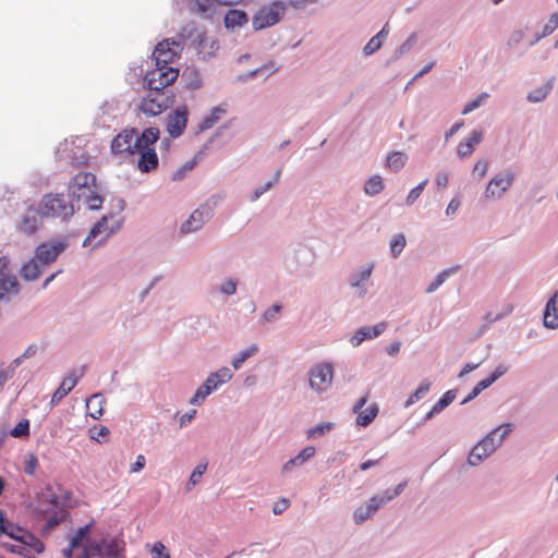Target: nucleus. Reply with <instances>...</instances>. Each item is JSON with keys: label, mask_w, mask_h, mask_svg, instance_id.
<instances>
[{"label": "nucleus", "mask_w": 558, "mask_h": 558, "mask_svg": "<svg viewBox=\"0 0 558 558\" xmlns=\"http://www.w3.org/2000/svg\"><path fill=\"white\" fill-rule=\"evenodd\" d=\"M512 423H505L490 430L470 450L466 464L469 466L481 464L502 445L507 436L512 432Z\"/></svg>", "instance_id": "nucleus-1"}, {"label": "nucleus", "mask_w": 558, "mask_h": 558, "mask_svg": "<svg viewBox=\"0 0 558 558\" xmlns=\"http://www.w3.org/2000/svg\"><path fill=\"white\" fill-rule=\"evenodd\" d=\"M45 219L70 220L75 213V205L63 193H46L38 202Z\"/></svg>", "instance_id": "nucleus-2"}, {"label": "nucleus", "mask_w": 558, "mask_h": 558, "mask_svg": "<svg viewBox=\"0 0 558 558\" xmlns=\"http://www.w3.org/2000/svg\"><path fill=\"white\" fill-rule=\"evenodd\" d=\"M232 377L233 373L229 367H221L217 372L210 373L190 399V404L201 405L210 393L230 381Z\"/></svg>", "instance_id": "nucleus-3"}, {"label": "nucleus", "mask_w": 558, "mask_h": 558, "mask_svg": "<svg viewBox=\"0 0 558 558\" xmlns=\"http://www.w3.org/2000/svg\"><path fill=\"white\" fill-rule=\"evenodd\" d=\"M183 45L184 38L182 36L165 38L158 43L153 51L155 65L162 69L170 68L169 64L180 57Z\"/></svg>", "instance_id": "nucleus-4"}, {"label": "nucleus", "mask_w": 558, "mask_h": 558, "mask_svg": "<svg viewBox=\"0 0 558 558\" xmlns=\"http://www.w3.org/2000/svg\"><path fill=\"white\" fill-rule=\"evenodd\" d=\"M179 76V69L168 68L162 69L156 66L151 71H147L144 76L143 86L155 95H165L166 87L173 84Z\"/></svg>", "instance_id": "nucleus-5"}, {"label": "nucleus", "mask_w": 558, "mask_h": 558, "mask_svg": "<svg viewBox=\"0 0 558 558\" xmlns=\"http://www.w3.org/2000/svg\"><path fill=\"white\" fill-rule=\"evenodd\" d=\"M96 190V175L92 172H78L75 174L69 184L70 194L68 196L69 201L73 204H83L88 194L94 193Z\"/></svg>", "instance_id": "nucleus-6"}, {"label": "nucleus", "mask_w": 558, "mask_h": 558, "mask_svg": "<svg viewBox=\"0 0 558 558\" xmlns=\"http://www.w3.org/2000/svg\"><path fill=\"white\" fill-rule=\"evenodd\" d=\"M286 5L282 1H272L260 7L253 16L252 25L255 31L274 26L283 17Z\"/></svg>", "instance_id": "nucleus-7"}, {"label": "nucleus", "mask_w": 558, "mask_h": 558, "mask_svg": "<svg viewBox=\"0 0 558 558\" xmlns=\"http://www.w3.org/2000/svg\"><path fill=\"white\" fill-rule=\"evenodd\" d=\"M310 387L317 393L327 391L332 383L333 366L330 362H322L308 371Z\"/></svg>", "instance_id": "nucleus-8"}, {"label": "nucleus", "mask_w": 558, "mask_h": 558, "mask_svg": "<svg viewBox=\"0 0 558 558\" xmlns=\"http://www.w3.org/2000/svg\"><path fill=\"white\" fill-rule=\"evenodd\" d=\"M64 240L54 239L40 243L34 252V257L44 266L53 263L66 248Z\"/></svg>", "instance_id": "nucleus-9"}, {"label": "nucleus", "mask_w": 558, "mask_h": 558, "mask_svg": "<svg viewBox=\"0 0 558 558\" xmlns=\"http://www.w3.org/2000/svg\"><path fill=\"white\" fill-rule=\"evenodd\" d=\"M44 219L38 204L32 203L21 215L16 227L22 233L33 235L38 231Z\"/></svg>", "instance_id": "nucleus-10"}, {"label": "nucleus", "mask_w": 558, "mask_h": 558, "mask_svg": "<svg viewBox=\"0 0 558 558\" xmlns=\"http://www.w3.org/2000/svg\"><path fill=\"white\" fill-rule=\"evenodd\" d=\"M514 179L515 174L510 170L497 173L486 185L485 198H500L512 186Z\"/></svg>", "instance_id": "nucleus-11"}, {"label": "nucleus", "mask_w": 558, "mask_h": 558, "mask_svg": "<svg viewBox=\"0 0 558 558\" xmlns=\"http://www.w3.org/2000/svg\"><path fill=\"white\" fill-rule=\"evenodd\" d=\"M123 225V218L110 213L102 216L90 229V236H99L105 233V236L98 244L105 242L108 238L117 233Z\"/></svg>", "instance_id": "nucleus-12"}, {"label": "nucleus", "mask_w": 558, "mask_h": 558, "mask_svg": "<svg viewBox=\"0 0 558 558\" xmlns=\"http://www.w3.org/2000/svg\"><path fill=\"white\" fill-rule=\"evenodd\" d=\"M137 129L128 128L118 133L111 141L110 149L113 155H135V148L132 147Z\"/></svg>", "instance_id": "nucleus-13"}, {"label": "nucleus", "mask_w": 558, "mask_h": 558, "mask_svg": "<svg viewBox=\"0 0 558 558\" xmlns=\"http://www.w3.org/2000/svg\"><path fill=\"white\" fill-rule=\"evenodd\" d=\"M189 109L185 105L177 107L167 116L166 129L172 138L181 136L186 128Z\"/></svg>", "instance_id": "nucleus-14"}, {"label": "nucleus", "mask_w": 558, "mask_h": 558, "mask_svg": "<svg viewBox=\"0 0 558 558\" xmlns=\"http://www.w3.org/2000/svg\"><path fill=\"white\" fill-rule=\"evenodd\" d=\"M213 218V213L208 206H199L196 208L180 227L181 234L196 232Z\"/></svg>", "instance_id": "nucleus-15"}, {"label": "nucleus", "mask_w": 558, "mask_h": 558, "mask_svg": "<svg viewBox=\"0 0 558 558\" xmlns=\"http://www.w3.org/2000/svg\"><path fill=\"white\" fill-rule=\"evenodd\" d=\"M160 95L149 93L141 100L138 109L147 117H156L162 113L168 108V98L165 100L159 99Z\"/></svg>", "instance_id": "nucleus-16"}, {"label": "nucleus", "mask_w": 558, "mask_h": 558, "mask_svg": "<svg viewBox=\"0 0 558 558\" xmlns=\"http://www.w3.org/2000/svg\"><path fill=\"white\" fill-rule=\"evenodd\" d=\"M387 328V323L380 322L374 326H363L359 328L350 338L352 347H359L366 340H372L380 336Z\"/></svg>", "instance_id": "nucleus-17"}, {"label": "nucleus", "mask_w": 558, "mask_h": 558, "mask_svg": "<svg viewBox=\"0 0 558 558\" xmlns=\"http://www.w3.org/2000/svg\"><path fill=\"white\" fill-rule=\"evenodd\" d=\"M374 265L371 264L352 271L348 277V282L351 288L359 289V296H364L367 293L366 282L369 280Z\"/></svg>", "instance_id": "nucleus-18"}, {"label": "nucleus", "mask_w": 558, "mask_h": 558, "mask_svg": "<svg viewBox=\"0 0 558 558\" xmlns=\"http://www.w3.org/2000/svg\"><path fill=\"white\" fill-rule=\"evenodd\" d=\"M85 372V366H83L80 371L78 376H75V371H73L71 374H69L66 377L63 378L59 387L56 389V391L51 396L50 405L54 407L57 405L69 392L72 391V389L77 384V378L83 376Z\"/></svg>", "instance_id": "nucleus-19"}, {"label": "nucleus", "mask_w": 558, "mask_h": 558, "mask_svg": "<svg viewBox=\"0 0 558 558\" xmlns=\"http://www.w3.org/2000/svg\"><path fill=\"white\" fill-rule=\"evenodd\" d=\"M380 500V497L376 494L371 497L365 505L357 507L353 512L354 523L362 524L368 520L380 507L384 506V502Z\"/></svg>", "instance_id": "nucleus-20"}, {"label": "nucleus", "mask_w": 558, "mask_h": 558, "mask_svg": "<svg viewBox=\"0 0 558 558\" xmlns=\"http://www.w3.org/2000/svg\"><path fill=\"white\" fill-rule=\"evenodd\" d=\"M558 291H554L547 300L543 311V325L545 328L554 330L558 328Z\"/></svg>", "instance_id": "nucleus-21"}, {"label": "nucleus", "mask_w": 558, "mask_h": 558, "mask_svg": "<svg viewBox=\"0 0 558 558\" xmlns=\"http://www.w3.org/2000/svg\"><path fill=\"white\" fill-rule=\"evenodd\" d=\"M136 154L140 155L136 166L142 173H149L157 169L159 160L154 147L138 149L136 150Z\"/></svg>", "instance_id": "nucleus-22"}, {"label": "nucleus", "mask_w": 558, "mask_h": 558, "mask_svg": "<svg viewBox=\"0 0 558 558\" xmlns=\"http://www.w3.org/2000/svg\"><path fill=\"white\" fill-rule=\"evenodd\" d=\"M101 550V557L119 558L124 553L125 543L119 537L101 538L97 541Z\"/></svg>", "instance_id": "nucleus-23"}, {"label": "nucleus", "mask_w": 558, "mask_h": 558, "mask_svg": "<svg viewBox=\"0 0 558 558\" xmlns=\"http://www.w3.org/2000/svg\"><path fill=\"white\" fill-rule=\"evenodd\" d=\"M21 291V284L17 277L11 272L0 281V303H10L11 298Z\"/></svg>", "instance_id": "nucleus-24"}, {"label": "nucleus", "mask_w": 558, "mask_h": 558, "mask_svg": "<svg viewBox=\"0 0 558 558\" xmlns=\"http://www.w3.org/2000/svg\"><path fill=\"white\" fill-rule=\"evenodd\" d=\"M159 136L160 131L158 128H146L140 135L138 133L135 135L132 147L135 148V151L138 149L151 148L153 145L159 140Z\"/></svg>", "instance_id": "nucleus-25"}, {"label": "nucleus", "mask_w": 558, "mask_h": 558, "mask_svg": "<svg viewBox=\"0 0 558 558\" xmlns=\"http://www.w3.org/2000/svg\"><path fill=\"white\" fill-rule=\"evenodd\" d=\"M458 389L447 390L438 401L432 407V409L424 415L421 424L433 420L435 416L440 414L446 408H448L456 399Z\"/></svg>", "instance_id": "nucleus-26"}, {"label": "nucleus", "mask_w": 558, "mask_h": 558, "mask_svg": "<svg viewBox=\"0 0 558 558\" xmlns=\"http://www.w3.org/2000/svg\"><path fill=\"white\" fill-rule=\"evenodd\" d=\"M484 137L483 130L477 128L472 130L470 136L458 145L457 154L460 158H466L472 155L475 146L478 145Z\"/></svg>", "instance_id": "nucleus-27"}, {"label": "nucleus", "mask_w": 558, "mask_h": 558, "mask_svg": "<svg viewBox=\"0 0 558 558\" xmlns=\"http://www.w3.org/2000/svg\"><path fill=\"white\" fill-rule=\"evenodd\" d=\"M45 267L33 256L22 264L20 268V276L25 281H35L40 277Z\"/></svg>", "instance_id": "nucleus-28"}, {"label": "nucleus", "mask_w": 558, "mask_h": 558, "mask_svg": "<svg viewBox=\"0 0 558 558\" xmlns=\"http://www.w3.org/2000/svg\"><path fill=\"white\" fill-rule=\"evenodd\" d=\"M180 85L189 90H195L202 87L203 80L196 68H186L180 76Z\"/></svg>", "instance_id": "nucleus-29"}, {"label": "nucleus", "mask_w": 558, "mask_h": 558, "mask_svg": "<svg viewBox=\"0 0 558 558\" xmlns=\"http://www.w3.org/2000/svg\"><path fill=\"white\" fill-rule=\"evenodd\" d=\"M315 451L316 449L314 446H306L295 457L291 458L282 465L281 473H289L293 470L294 466L303 465L306 461L314 457Z\"/></svg>", "instance_id": "nucleus-30"}, {"label": "nucleus", "mask_w": 558, "mask_h": 558, "mask_svg": "<svg viewBox=\"0 0 558 558\" xmlns=\"http://www.w3.org/2000/svg\"><path fill=\"white\" fill-rule=\"evenodd\" d=\"M248 22V16L243 10L231 9L225 14L223 23L227 29L242 27Z\"/></svg>", "instance_id": "nucleus-31"}, {"label": "nucleus", "mask_w": 558, "mask_h": 558, "mask_svg": "<svg viewBox=\"0 0 558 558\" xmlns=\"http://www.w3.org/2000/svg\"><path fill=\"white\" fill-rule=\"evenodd\" d=\"M555 80V76L547 78L545 84L536 87L535 89L527 94L526 100L531 104H537L545 100L554 88Z\"/></svg>", "instance_id": "nucleus-32"}, {"label": "nucleus", "mask_w": 558, "mask_h": 558, "mask_svg": "<svg viewBox=\"0 0 558 558\" xmlns=\"http://www.w3.org/2000/svg\"><path fill=\"white\" fill-rule=\"evenodd\" d=\"M461 268H462V266L460 264H457V265H453V266H451V267H449L447 269H444L427 286L425 292L428 293V294L435 292L441 284H444V282L448 278H450L451 276L456 275Z\"/></svg>", "instance_id": "nucleus-33"}, {"label": "nucleus", "mask_w": 558, "mask_h": 558, "mask_svg": "<svg viewBox=\"0 0 558 558\" xmlns=\"http://www.w3.org/2000/svg\"><path fill=\"white\" fill-rule=\"evenodd\" d=\"M226 112L227 110L223 106L214 107L210 113L204 117V119L198 124V131L204 132L208 129H211Z\"/></svg>", "instance_id": "nucleus-34"}, {"label": "nucleus", "mask_w": 558, "mask_h": 558, "mask_svg": "<svg viewBox=\"0 0 558 558\" xmlns=\"http://www.w3.org/2000/svg\"><path fill=\"white\" fill-rule=\"evenodd\" d=\"M106 403V399L102 393L97 392L90 396L86 400V408L93 409L89 415L94 420H98L104 414V404Z\"/></svg>", "instance_id": "nucleus-35"}, {"label": "nucleus", "mask_w": 558, "mask_h": 558, "mask_svg": "<svg viewBox=\"0 0 558 558\" xmlns=\"http://www.w3.org/2000/svg\"><path fill=\"white\" fill-rule=\"evenodd\" d=\"M379 412V408L376 403L369 404L364 411H360L356 413V425L366 427L368 426L377 416Z\"/></svg>", "instance_id": "nucleus-36"}, {"label": "nucleus", "mask_w": 558, "mask_h": 558, "mask_svg": "<svg viewBox=\"0 0 558 558\" xmlns=\"http://www.w3.org/2000/svg\"><path fill=\"white\" fill-rule=\"evenodd\" d=\"M258 350H259V347L256 343H253L245 350L240 351L231 361L232 367L234 369H239L242 366V364L247 359H250L251 356L256 354L258 352Z\"/></svg>", "instance_id": "nucleus-37"}, {"label": "nucleus", "mask_w": 558, "mask_h": 558, "mask_svg": "<svg viewBox=\"0 0 558 558\" xmlns=\"http://www.w3.org/2000/svg\"><path fill=\"white\" fill-rule=\"evenodd\" d=\"M280 177H281V170L278 169L275 172V175L271 180L267 181L266 183L256 187L253 191L252 195L250 196V202L251 203L256 202L262 195H264L266 192H268L275 184H277L279 182Z\"/></svg>", "instance_id": "nucleus-38"}, {"label": "nucleus", "mask_w": 558, "mask_h": 558, "mask_svg": "<svg viewBox=\"0 0 558 558\" xmlns=\"http://www.w3.org/2000/svg\"><path fill=\"white\" fill-rule=\"evenodd\" d=\"M20 545L27 546L31 549L35 548V551L43 553L45 549L44 543L34 534L28 531L22 533V538L19 539Z\"/></svg>", "instance_id": "nucleus-39"}, {"label": "nucleus", "mask_w": 558, "mask_h": 558, "mask_svg": "<svg viewBox=\"0 0 558 558\" xmlns=\"http://www.w3.org/2000/svg\"><path fill=\"white\" fill-rule=\"evenodd\" d=\"M384 190V182L379 175L371 177L364 184V192L368 196H375Z\"/></svg>", "instance_id": "nucleus-40"}, {"label": "nucleus", "mask_w": 558, "mask_h": 558, "mask_svg": "<svg viewBox=\"0 0 558 558\" xmlns=\"http://www.w3.org/2000/svg\"><path fill=\"white\" fill-rule=\"evenodd\" d=\"M407 161V156L401 151H393L387 156L386 165L387 167L397 172L399 171Z\"/></svg>", "instance_id": "nucleus-41"}, {"label": "nucleus", "mask_w": 558, "mask_h": 558, "mask_svg": "<svg viewBox=\"0 0 558 558\" xmlns=\"http://www.w3.org/2000/svg\"><path fill=\"white\" fill-rule=\"evenodd\" d=\"M283 306L280 303H275L270 307H268L259 318V323L262 325L275 323L278 320L277 314L282 311Z\"/></svg>", "instance_id": "nucleus-42"}, {"label": "nucleus", "mask_w": 558, "mask_h": 558, "mask_svg": "<svg viewBox=\"0 0 558 558\" xmlns=\"http://www.w3.org/2000/svg\"><path fill=\"white\" fill-rule=\"evenodd\" d=\"M405 244H407V239H405L404 234L403 233L396 234L389 243L391 256L393 258L399 257L400 254L402 253L403 248L405 247Z\"/></svg>", "instance_id": "nucleus-43"}, {"label": "nucleus", "mask_w": 558, "mask_h": 558, "mask_svg": "<svg viewBox=\"0 0 558 558\" xmlns=\"http://www.w3.org/2000/svg\"><path fill=\"white\" fill-rule=\"evenodd\" d=\"M197 163V156H195L193 159L184 162L180 168H178L175 171L171 174V180L174 182L181 181L185 178L186 173L191 171Z\"/></svg>", "instance_id": "nucleus-44"}, {"label": "nucleus", "mask_w": 558, "mask_h": 558, "mask_svg": "<svg viewBox=\"0 0 558 558\" xmlns=\"http://www.w3.org/2000/svg\"><path fill=\"white\" fill-rule=\"evenodd\" d=\"M405 486L407 483H400L395 488H388L381 493H378V496L381 499L380 501L384 502V505H386L387 502L399 496L403 492Z\"/></svg>", "instance_id": "nucleus-45"}, {"label": "nucleus", "mask_w": 558, "mask_h": 558, "mask_svg": "<svg viewBox=\"0 0 558 558\" xmlns=\"http://www.w3.org/2000/svg\"><path fill=\"white\" fill-rule=\"evenodd\" d=\"M207 470V462L199 463L190 475V478L186 483V490H191L202 478L203 474Z\"/></svg>", "instance_id": "nucleus-46"}, {"label": "nucleus", "mask_w": 558, "mask_h": 558, "mask_svg": "<svg viewBox=\"0 0 558 558\" xmlns=\"http://www.w3.org/2000/svg\"><path fill=\"white\" fill-rule=\"evenodd\" d=\"M37 351L38 347L36 344H29L20 356L15 357L11 362V371L16 369L23 363L24 360L33 357L37 353Z\"/></svg>", "instance_id": "nucleus-47"}, {"label": "nucleus", "mask_w": 558, "mask_h": 558, "mask_svg": "<svg viewBox=\"0 0 558 558\" xmlns=\"http://www.w3.org/2000/svg\"><path fill=\"white\" fill-rule=\"evenodd\" d=\"M335 427V424L333 423H320L318 425H315L311 428L307 429L306 432V435H307V438H315V437H318V436H323L325 435L326 433L330 432L331 429H333Z\"/></svg>", "instance_id": "nucleus-48"}, {"label": "nucleus", "mask_w": 558, "mask_h": 558, "mask_svg": "<svg viewBox=\"0 0 558 558\" xmlns=\"http://www.w3.org/2000/svg\"><path fill=\"white\" fill-rule=\"evenodd\" d=\"M69 517V512L65 509L56 510L53 515L48 519L45 525V530H51L58 526Z\"/></svg>", "instance_id": "nucleus-49"}, {"label": "nucleus", "mask_w": 558, "mask_h": 558, "mask_svg": "<svg viewBox=\"0 0 558 558\" xmlns=\"http://www.w3.org/2000/svg\"><path fill=\"white\" fill-rule=\"evenodd\" d=\"M10 435L14 438H22L29 435V421L22 418L10 432Z\"/></svg>", "instance_id": "nucleus-50"}, {"label": "nucleus", "mask_w": 558, "mask_h": 558, "mask_svg": "<svg viewBox=\"0 0 558 558\" xmlns=\"http://www.w3.org/2000/svg\"><path fill=\"white\" fill-rule=\"evenodd\" d=\"M92 525V523H88L77 529L76 533L70 538V543H72V548L78 547L82 541L88 536V534L90 533Z\"/></svg>", "instance_id": "nucleus-51"}, {"label": "nucleus", "mask_w": 558, "mask_h": 558, "mask_svg": "<svg viewBox=\"0 0 558 558\" xmlns=\"http://www.w3.org/2000/svg\"><path fill=\"white\" fill-rule=\"evenodd\" d=\"M94 556L101 557V550L97 544V541L89 539L87 544L84 546V549L78 558H92Z\"/></svg>", "instance_id": "nucleus-52"}, {"label": "nucleus", "mask_w": 558, "mask_h": 558, "mask_svg": "<svg viewBox=\"0 0 558 558\" xmlns=\"http://www.w3.org/2000/svg\"><path fill=\"white\" fill-rule=\"evenodd\" d=\"M41 501L48 502L56 510L62 509L59 496L53 493L50 486L46 487L45 492L43 493Z\"/></svg>", "instance_id": "nucleus-53"}, {"label": "nucleus", "mask_w": 558, "mask_h": 558, "mask_svg": "<svg viewBox=\"0 0 558 558\" xmlns=\"http://www.w3.org/2000/svg\"><path fill=\"white\" fill-rule=\"evenodd\" d=\"M89 196L83 203L89 210H98L101 208L104 198L95 190L94 193L88 194Z\"/></svg>", "instance_id": "nucleus-54"}, {"label": "nucleus", "mask_w": 558, "mask_h": 558, "mask_svg": "<svg viewBox=\"0 0 558 558\" xmlns=\"http://www.w3.org/2000/svg\"><path fill=\"white\" fill-rule=\"evenodd\" d=\"M558 27V12H554L550 14L547 23L544 25L541 36H549L553 34Z\"/></svg>", "instance_id": "nucleus-55"}, {"label": "nucleus", "mask_w": 558, "mask_h": 558, "mask_svg": "<svg viewBox=\"0 0 558 558\" xmlns=\"http://www.w3.org/2000/svg\"><path fill=\"white\" fill-rule=\"evenodd\" d=\"M238 280L234 278H227L220 286L219 291L225 295H233L236 292Z\"/></svg>", "instance_id": "nucleus-56"}, {"label": "nucleus", "mask_w": 558, "mask_h": 558, "mask_svg": "<svg viewBox=\"0 0 558 558\" xmlns=\"http://www.w3.org/2000/svg\"><path fill=\"white\" fill-rule=\"evenodd\" d=\"M9 550L25 558H36V555L38 554L35 551V548L31 549L29 547L23 545H11Z\"/></svg>", "instance_id": "nucleus-57"}, {"label": "nucleus", "mask_w": 558, "mask_h": 558, "mask_svg": "<svg viewBox=\"0 0 558 558\" xmlns=\"http://www.w3.org/2000/svg\"><path fill=\"white\" fill-rule=\"evenodd\" d=\"M383 46V41L378 38V36H373L367 44L363 48V52L365 56H372Z\"/></svg>", "instance_id": "nucleus-58"}, {"label": "nucleus", "mask_w": 558, "mask_h": 558, "mask_svg": "<svg viewBox=\"0 0 558 558\" xmlns=\"http://www.w3.org/2000/svg\"><path fill=\"white\" fill-rule=\"evenodd\" d=\"M487 97H488L487 93H482L480 96H477L476 98L469 101L462 109L461 113L468 114V113L472 112L473 110L477 109L481 106L483 99H485Z\"/></svg>", "instance_id": "nucleus-59"}, {"label": "nucleus", "mask_w": 558, "mask_h": 558, "mask_svg": "<svg viewBox=\"0 0 558 558\" xmlns=\"http://www.w3.org/2000/svg\"><path fill=\"white\" fill-rule=\"evenodd\" d=\"M225 199V194L217 193L213 194L204 204L201 206H208L213 213V216L215 215V208Z\"/></svg>", "instance_id": "nucleus-60"}, {"label": "nucleus", "mask_w": 558, "mask_h": 558, "mask_svg": "<svg viewBox=\"0 0 558 558\" xmlns=\"http://www.w3.org/2000/svg\"><path fill=\"white\" fill-rule=\"evenodd\" d=\"M153 558H170L166 546L161 542H156L151 547Z\"/></svg>", "instance_id": "nucleus-61"}, {"label": "nucleus", "mask_w": 558, "mask_h": 558, "mask_svg": "<svg viewBox=\"0 0 558 558\" xmlns=\"http://www.w3.org/2000/svg\"><path fill=\"white\" fill-rule=\"evenodd\" d=\"M486 388L483 386L482 381L480 380L471 390V392L460 402L461 405H464L472 400H474L482 391H484Z\"/></svg>", "instance_id": "nucleus-62"}, {"label": "nucleus", "mask_w": 558, "mask_h": 558, "mask_svg": "<svg viewBox=\"0 0 558 558\" xmlns=\"http://www.w3.org/2000/svg\"><path fill=\"white\" fill-rule=\"evenodd\" d=\"M263 73V68H257L255 70H251V71H247L245 73H242V74H239L234 82L236 83H245L250 80H253L255 78L258 74H262Z\"/></svg>", "instance_id": "nucleus-63"}, {"label": "nucleus", "mask_w": 558, "mask_h": 558, "mask_svg": "<svg viewBox=\"0 0 558 558\" xmlns=\"http://www.w3.org/2000/svg\"><path fill=\"white\" fill-rule=\"evenodd\" d=\"M416 41V35L413 33L409 38L396 50V56H402L408 52Z\"/></svg>", "instance_id": "nucleus-64"}]
</instances>
